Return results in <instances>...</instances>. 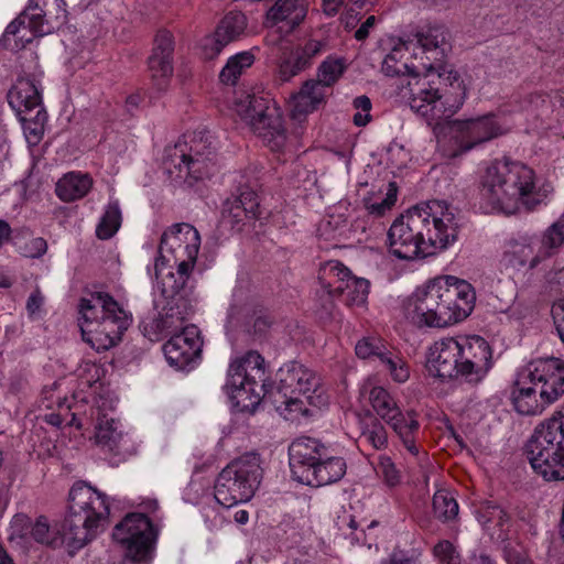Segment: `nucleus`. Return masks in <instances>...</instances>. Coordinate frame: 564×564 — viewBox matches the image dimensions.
<instances>
[{
	"mask_svg": "<svg viewBox=\"0 0 564 564\" xmlns=\"http://www.w3.org/2000/svg\"><path fill=\"white\" fill-rule=\"evenodd\" d=\"M326 89L321 82L306 80L301 89L291 98V113L293 118H300L315 111L325 102Z\"/></svg>",
	"mask_w": 564,
	"mask_h": 564,
	"instance_id": "7c9ffc66",
	"label": "nucleus"
},
{
	"mask_svg": "<svg viewBox=\"0 0 564 564\" xmlns=\"http://www.w3.org/2000/svg\"><path fill=\"white\" fill-rule=\"evenodd\" d=\"M460 378L480 382L492 367V349L480 336L459 338Z\"/></svg>",
	"mask_w": 564,
	"mask_h": 564,
	"instance_id": "a211bd4d",
	"label": "nucleus"
},
{
	"mask_svg": "<svg viewBox=\"0 0 564 564\" xmlns=\"http://www.w3.org/2000/svg\"><path fill=\"white\" fill-rule=\"evenodd\" d=\"M533 470L545 480H564V414L540 423L525 445Z\"/></svg>",
	"mask_w": 564,
	"mask_h": 564,
	"instance_id": "6e6552de",
	"label": "nucleus"
},
{
	"mask_svg": "<svg viewBox=\"0 0 564 564\" xmlns=\"http://www.w3.org/2000/svg\"><path fill=\"white\" fill-rule=\"evenodd\" d=\"M23 126L25 139L30 145H37L44 134V126L47 120V113L44 108H39L31 115H18Z\"/></svg>",
	"mask_w": 564,
	"mask_h": 564,
	"instance_id": "37998d69",
	"label": "nucleus"
},
{
	"mask_svg": "<svg viewBox=\"0 0 564 564\" xmlns=\"http://www.w3.org/2000/svg\"><path fill=\"white\" fill-rule=\"evenodd\" d=\"M11 228L4 220H0V247L10 239Z\"/></svg>",
	"mask_w": 564,
	"mask_h": 564,
	"instance_id": "774afa93",
	"label": "nucleus"
},
{
	"mask_svg": "<svg viewBox=\"0 0 564 564\" xmlns=\"http://www.w3.org/2000/svg\"><path fill=\"white\" fill-rule=\"evenodd\" d=\"M328 448L319 440L308 436L295 438L289 446V462L293 478L301 482Z\"/></svg>",
	"mask_w": 564,
	"mask_h": 564,
	"instance_id": "5701e85b",
	"label": "nucleus"
},
{
	"mask_svg": "<svg viewBox=\"0 0 564 564\" xmlns=\"http://www.w3.org/2000/svg\"><path fill=\"white\" fill-rule=\"evenodd\" d=\"M564 245V220L558 219L549 226L539 238L536 254L531 262V269L543 260L554 256Z\"/></svg>",
	"mask_w": 564,
	"mask_h": 564,
	"instance_id": "e433bc0d",
	"label": "nucleus"
},
{
	"mask_svg": "<svg viewBox=\"0 0 564 564\" xmlns=\"http://www.w3.org/2000/svg\"><path fill=\"white\" fill-rule=\"evenodd\" d=\"M369 402L373 411L386 422L400 411L394 399L382 387H372L370 389Z\"/></svg>",
	"mask_w": 564,
	"mask_h": 564,
	"instance_id": "a18cd8bd",
	"label": "nucleus"
},
{
	"mask_svg": "<svg viewBox=\"0 0 564 564\" xmlns=\"http://www.w3.org/2000/svg\"><path fill=\"white\" fill-rule=\"evenodd\" d=\"M481 199L506 215L533 212L546 198L535 171L522 161L502 156L491 161L479 180Z\"/></svg>",
	"mask_w": 564,
	"mask_h": 564,
	"instance_id": "7ed1b4c3",
	"label": "nucleus"
},
{
	"mask_svg": "<svg viewBox=\"0 0 564 564\" xmlns=\"http://www.w3.org/2000/svg\"><path fill=\"white\" fill-rule=\"evenodd\" d=\"M95 442L101 449L121 455L124 452L126 441L121 431H118L115 420L99 423L95 432Z\"/></svg>",
	"mask_w": 564,
	"mask_h": 564,
	"instance_id": "ea45409f",
	"label": "nucleus"
},
{
	"mask_svg": "<svg viewBox=\"0 0 564 564\" xmlns=\"http://www.w3.org/2000/svg\"><path fill=\"white\" fill-rule=\"evenodd\" d=\"M44 303V296L42 295L41 291L36 289L33 291L28 301H26V310L30 315H33L40 311Z\"/></svg>",
	"mask_w": 564,
	"mask_h": 564,
	"instance_id": "0e129e2a",
	"label": "nucleus"
},
{
	"mask_svg": "<svg viewBox=\"0 0 564 564\" xmlns=\"http://www.w3.org/2000/svg\"><path fill=\"white\" fill-rule=\"evenodd\" d=\"M280 387L291 393H299L311 401L308 393L315 392L319 386L316 373L300 362H291L280 370Z\"/></svg>",
	"mask_w": 564,
	"mask_h": 564,
	"instance_id": "bb28decb",
	"label": "nucleus"
},
{
	"mask_svg": "<svg viewBox=\"0 0 564 564\" xmlns=\"http://www.w3.org/2000/svg\"><path fill=\"white\" fill-rule=\"evenodd\" d=\"M459 339L453 337L435 341L429 351V371L441 379L460 378Z\"/></svg>",
	"mask_w": 564,
	"mask_h": 564,
	"instance_id": "4be33fe9",
	"label": "nucleus"
},
{
	"mask_svg": "<svg viewBox=\"0 0 564 564\" xmlns=\"http://www.w3.org/2000/svg\"><path fill=\"white\" fill-rule=\"evenodd\" d=\"M200 248V236L198 230L187 223L175 224L165 230L159 246V258L155 261V276L159 278L160 263L165 254L185 256L198 253Z\"/></svg>",
	"mask_w": 564,
	"mask_h": 564,
	"instance_id": "6ab92c4d",
	"label": "nucleus"
},
{
	"mask_svg": "<svg viewBox=\"0 0 564 564\" xmlns=\"http://www.w3.org/2000/svg\"><path fill=\"white\" fill-rule=\"evenodd\" d=\"M346 469V460L340 456L333 455L328 447L321 462L306 473L301 484L312 487L332 485L345 476Z\"/></svg>",
	"mask_w": 564,
	"mask_h": 564,
	"instance_id": "c85d7f7f",
	"label": "nucleus"
},
{
	"mask_svg": "<svg viewBox=\"0 0 564 564\" xmlns=\"http://www.w3.org/2000/svg\"><path fill=\"white\" fill-rule=\"evenodd\" d=\"M264 358L257 351L234 359L227 371V388L240 411L253 410L268 393Z\"/></svg>",
	"mask_w": 564,
	"mask_h": 564,
	"instance_id": "9b49d317",
	"label": "nucleus"
},
{
	"mask_svg": "<svg viewBox=\"0 0 564 564\" xmlns=\"http://www.w3.org/2000/svg\"><path fill=\"white\" fill-rule=\"evenodd\" d=\"M361 440L367 442L372 448L381 451L388 446V434L384 426L370 415L361 430Z\"/></svg>",
	"mask_w": 564,
	"mask_h": 564,
	"instance_id": "09e8293b",
	"label": "nucleus"
},
{
	"mask_svg": "<svg viewBox=\"0 0 564 564\" xmlns=\"http://www.w3.org/2000/svg\"><path fill=\"white\" fill-rule=\"evenodd\" d=\"M93 186L89 174L70 172L56 183V195L63 202H74L87 195Z\"/></svg>",
	"mask_w": 564,
	"mask_h": 564,
	"instance_id": "4c0bfd02",
	"label": "nucleus"
},
{
	"mask_svg": "<svg viewBox=\"0 0 564 564\" xmlns=\"http://www.w3.org/2000/svg\"><path fill=\"white\" fill-rule=\"evenodd\" d=\"M173 35L166 31H159L154 39L152 53L148 58V68L159 89H163L173 74Z\"/></svg>",
	"mask_w": 564,
	"mask_h": 564,
	"instance_id": "b1692460",
	"label": "nucleus"
},
{
	"mask_svg": "<svg viewBox=\"0 0 564 564\" xmlns=\"http://www.w3.org/2000/svg\"><path fill=\"white\" fill-rule=\"evenodd\" d=\"M253 63L254 55L249 51L231 56L219 74L220 82L227 85H235L241 74L251 67Z\"/></svg>",
	"mask_w": 564,
	"mask_h": 564,
	"instance_id": "79ce46f5",
	"label": "nucleus"
},
{
	"mask_svg": "<svg viewBox=\"0 0 564 564\" xmlns=\"http://www.w3.org/2000/svg\"><path fill=\"white\" fill-rule=\"evenodd\" d=\"M454 209L442 200L414 206L397 217L387 234L389 253L400 260L424 259L445 250L458 238Z\"/></svg>",
	"mask_w": 564,
	"mask_h": 564,
	"instance_id": "f257e3e1",
	"label": "nucleus"
},
{
	"mask_svg": "<svg viewBox=\"0 0 564 564\" xmlns=\"http://www.w3.org/2000/svg\"><path fill=\"white\" fill-rule=\"evenodd\" d=\"M247 219H250L249 215L232 199H228L225 203L221 217V223L225 226H229L232 230L240 231Z\"/></svg>",
	"mask_w": 564,
	"mask_h": 564,
	"instance_id": "603ef678",
	"label": "nucleus"
},
{
	"mask_svg": "<svg viewBox=\"0 0 564 564\" xmlns=\"http://www.w3.org/2000/svg\"><path fill=\"white\" fill-rule=\"evenodd\" d=\"M300 395L283 389H278L271 393L275 410L288 421L299 420L308 412L306 408L307 401L301 399Z\"/></svg>",
	"mask_w": 564,
	"mask_h": 564,
	"instance_id": "58836bf2",
	"label": "nucleus"
},
{
	"mask_svg": "<svg viewBox=\"0 0 564 564\" xmlns=\"http://www.w3.org/2000/svg\"><path fill=\"white\" fill-rule=\"evenodd\" d=\"M552 314L557 334L564 344V299L553 305Z\"/></svg>",
	"mask_w": 564,
	"mask_h": 564,
	"instance_id": "680f3d73",
	"label": "nucleus"
},
{
	"mask_svg": "<svg viewBox=\"0 0 564 564\" xmlns=\"http://www.w3.org/2000/svg\"><path fill=\"white\" fill-rule=\"evenodd\" d=\"M539 238L536 236H519L510 239L506 245L503 260L511 267L518 268L531 262L536 254Z\"/></svg>",
	"mask_w": 564,
	"mask_h": 564,
	"instance_id": "c9c22d12",
	"label": "nucleus"
},
{
	"mask_svg": "<svg viewBox=\"0 0 564 564\" xmlns=\"http://www.w3.org/2000/svg\"><path fill=\"white\" fill-rule=\"evenodd\" d=\"M377 471L382 478L384 485L389 488H395L402 482V474L391 457L380 455L378 458Z\"/></svg>",
	"mask_w": 564,
	"mask_h": 564,
	"instance_id": "864d4df0",
	"label": "nucleus"
},
{
	"mask_svg": "<svg viewBox=\"0 0 564 564\" xmlns=\"http://www.w3.org/2000/svg\"><path fill=\"white\" fill-rule=\"evenodd\" d=\"M449 33L443 25L423 26L404 39L406 51L421 50V68L449 67L444 63L451 51Z\"/></svg>",
	"mask_w": 564,
	"mask_h": 564,
	"instance_id": "dca6fc26",
	"label": "nucleus"
},
{
	"mask_svg": "<svg viewBox=\"0 0 564 564\" xmlns=\"http://www.w3.org/2000/svg\"><path fill=\"white\" fill-rule=\"evenodd\" d=\"M408 101L411 109L426 119L429 124H438L452 117L464 105L467 90L459 74L451 67L420 68L406 83Z\"/></svg>",
	"mask_w": 564,
	"mask_h": 564,
	"instance_id": "39448f33",
	"label": "nucleus"
},
{
	"mask_svg": "<svg viewBox=\"0 0 564 564\" xmlns=\"http://www.w3.org/2000/svg\"><path fill=\"white\" fill-rule=\"evenodd\" d=\"M547 281L552 289L564 292V267L554 268L547 276Z\"/></svg>",
	"mask_w": 564,
	"mask_h": 564,
	"instance_id": "e2e57ef3",
	"label": "nucleus"
},
{
	"mask_svg": "<svg viewBox=\"0 0 564 564\" xmlns=\"http://www.w3.org/2000/svg\"><path fill=\"white\" fill-rule=\"evenodd\" d=\"M247 19L243 13L231 11L227 13L216 28L208 41L212 43V54L218 55L230 42L236 41L246 30Z\"/></svg>",
	"mask_w": 564,
	"mask_h": 564,
	"instance_id": "2f4dec72",
	"label": "nucleus"
},
{
	"mask_svg": "<svg viewBox=\"0 0 564 564\" xmlns=\"http://www.w3.org/2000/svg\"><path fill=\"white\" fill-rule=\"evenodd\" d=\"M112 538L126 549L127 557L141 562L152 549L156 530L145 514L129 513L115 527Z\"/></svg>",
	"mask_w": 564,
	"mask_h": 564,
	"instance_id": "2eb2a0df",
	"label": "nucleus"
},
{
	"mask_svg": "<svg viewBox=\"0 0 564 564\" xmlns=\"http://www.w3.org/2000/svg\"><path fill=\"white\" fill-rule=\"evenodd\" d=\"M368 293L369 282L366 279L350 276L336 300L347 306H360L367 301Z\"/></svg>",
	"mask_w": 564,
	"mask_h": 564,
	"instance_id": "c03bdc74",
	"label": "nucleus"
},
{
	"mask_svg": "<svg viewBox=\"0 0 564 564\" xmlns=\"http://www.w3.org/2000/svg\"><path fill=\"white\" fill-rule=\"evenodd\" d=\"M110 508L107 496L91 486L75 484L68 495L65 518L54 528L41 516L31 528V536L39 543L52 547L65 546L74 554L98 533L108 522Z\"/></svg>",
	"mask_w": 564,
	"mask_h": 564,
	"instance_id": "f03ea898",
	"label": "nucleus"
},
{
	"mask_svg": "<svg viewBox=\"0 0 564 564\" xmlns=\"http://www.w3.org/2000/svg\"><path fill=\"white\" fill-rule=\"evenodd\" d=\"M236 115L273 152H282L288 142V131L280 108L265 97L242 94L234 102Z\"/></svg>",
	"mask_w": 564,
	"mask_h": 564,
	"instance_id": "1a4fd4ad",
	"label": "nucleus"
},
{
	"mask_svg": "<svg viewBox=\"0 0 564 564\" xmlns=\"http://www.w3.org/2000/svg\"><path fill=\"white\" fill-rule=\"evenodd\" d=\"M8 102L17 115H31L42 105V95L34 79L20 77L8 93Z\"/></svg>",
	"mask_w": 564,
	"mask_h": 564,
	"instance_id": "c756f323",
	"label": "nucleus"
},
{
	"mask_svg": "<svg viewBox=\"0 0 564 564\" xmlns=\"http://www.w3.org/2000/svg\"><path fill=\"white\" fill-rule=\"evenodd\" d=\"M475 301L476 293L469 282L445 275L417 288L408 299L405 311L417 325L442 328L469 316Z\"/></svg>",
	"mask_w": 564,
	"mask_h": 564,
	"instance_id": "20e7f679",
	"label": "nucleus"
},
{
	"mask_svg": "<svg viewBox=\"0 0 564 564\" xmlns=\"http://www.w3.org/2000/svg\"><path fill=\"white\" fill-rule=\"evenodd\" d=\"M156 314L144 319L141 325L142 334L150 341H160L165 336L183 329L189 312L191 304L186 294L163 295L154 301Z\"/></svg>",
	"mask_w": 564,
	"mask_h": 564,
	"instance_id": "ddd939ff",
	"label": "nucleus"
},
{
	"mask_svg": "<svg viewBox=\"0 0 564 564\" xmlns=\"http://www.w3.org/2000/svg\"><path fill=\"white\" fill-rule=\"evenodd\" d=\"M405 52L404 40H402L401 43L395 45L384 57L381 69L387 76L414 75L421 68V65H409L406 61H403ZM408 53H410V51H408Z\"/></svg>",
	"mask_w": 564,
	"mask_h": 564,
	"instance_id": "a19ab883",
	"label": "nucleus"
},
{
	"mask_svg": "<svg viewBox=\"0 0 564 564\" xmlns=\"http://www.w3.org/2000/svg\"><path fill=\"white\" fill-rule=\"evenodd\" d=\"M67 19L64 0H29L28 7L6 29L3 37H14L15 46H24L33 36L51 34Z\"/></svg>",
	"mask_w": 564,
	"mask_h": 564,
	"instance_id": "f8f14e48",
	"label": "nucleus"
},
{
	"mask_svg": "<svg viewBox=\"0 0 564 564\" xmlns=\"http://www.w3.org/2000/svg\"><path fill=\"white\" fill-rule=\"evenodd\" d=\"M434 555L440 564H460L458 552L447 540L441 541L434 546Z\"/></svg>",
	"mask_w": 564,
	"mask_h": 564,
	"instance_id": "bf43d9fd",
	"label": "nucleus"
},
{
	"mask_svg": "<svg viewBox=\"0 0 564 564\" xmlns=\"http://www.w3.org/2000/svg\"><path fill=\"white\" fill-rule=\"evenodd\" d=\"M202 348L203 339L198 327L187 325L164 344L163 351L171 366L183 369L199 358Z\"/></svg>",
	"mask_w": 564,
	"mask_h": 564,
	"instance_id": "aec40b11",
	"label": "nucleus"
},
{
	"mask_svg": "<svg viewBox=\"0 0 564 564\" xmlns=\"http://www.w3.org/2000/svg\"><path fill=\"white\" fill-rule=\"evenodd\" d=\"M121 223V213L118 203H109L97 225L96 235L99 239L111 238L119 229Z\"/></svg>",
	"mask_w": 564,
	"mask_h": 564,
	"instance_id": "de8ad7c7",
	"label": "nucleus"
},
{
	"mask_svg": "<svg viewBox=\"0 0 564 564\" xmlns=\"http://www.w3.org/2000/svg\"><path fill=\"white\" fill-rule=\"evenodd\" d=\"M420 556L421 552L416 549H402L397 545L384 561L388 564H417Z\"/></svg>",
	"mask_w": 564,
	"mask_h": 564,
	"instance_id": "4d7b16f0",
	"label": "nucleus"
},
{
	"mask_svg": "<svg viewBox=\"0 0 564 564\" xmlns=\"http://www.w3.org/2000/svg\"><path fill=\"white\" fill-rule=\"evenodd\" d=\"M232 200L238 204L249 215L250 220H256L260 216V204L258 196L253 191H243Z\"/></svg>",
	"mask_w": 564,
	"mask_h": 564,
	"instance_id": "6e6d98bb",
	"label": "nucleus"
},
{
	"mask_svg": "<svg viewBox=\"0 0 564 564\" xmlns=\"http://www.w3.org/2000/svg\"><path fill=\"white\" fill-rule=\"evenodd\" d=\"M345 63L343 58L328 56L318 67V79L324 88L333 86L344 74Z\"/></svg>",
	"mask_w": 564,
	"mask_h": 564,
	"instance_id": "8fccbe9b",
	"label": "nucleus"
},
{
	"mask_svg": "<svg viewBox=\"0 0 564 564\" xmlns=\"http://www.w3.org/2000/svg\"><path fill=\"white\" fill-rule=\"evenodd\" d=\"M355 349L359 358L379 360L394 381L402 383L409 379L410 369L406 361L399 354L390 350L380 338H362L357 343Z\"/></svg>",
	"mask_w": 564,
	"mask_h": 564,
	"instance_id": "412c9836",
	"label": "nucleus"
},
{
	"mask_svg": "<svg viewBox=\"0 0 564 564\" xmlns=\"http://www.w3.org/2000/svg\"><path fill=\"white\" fill-rule=\"evenodd\" d=\"M350 276L349 269L341 262L336 260L326 262L318 272V282L323 294H326L330 302L336 300Z\"/></svg>",
	"mask_w": 564,
	"mask_h": 564,
	"instance_id": "f704fd0d",
	"label": "nucleus"
},
{
	"mask_svg": "<svg viewBox=\"0 0 564 564\" xmlns=\"http://www.w3.org/2000/svg\"><path fill=\"white\" fill-rule=\"evenodd\" d=\"M47 251V242L42 237H35L25 242L23 253L29 258H40Z\"/></svg>",
	"mask_w": 564,
	"mask_h": 564,
	"instance_id": "052dcab7",
	"label": "nucleus"
},
{
	"mask_svg": "<svg viewBox=\"0 0 564 564\" xmlns=\"http://www.w3.org/2000/svg\"><path fill=\"white\" fill-rule=\"evenodd\" d=\"M78 308L83 339L97 351L116 346L131 322L129 314L108 293H91L90 297L80 300Z\"/></svg>",
	"mask_w": 564,
	"mask_h": 564,
	"instance_id": "423d86ee",
	"label": "nucleus"
},
{
	"mask_svg": "<svg viewBox=\"0 0 564 564\" xmlns=\"http://www.w3.org/2000/svg\"><path fill=\"white\" fill-rule=\"evenodd\" d=\"M354 108L357 110V112L354 115L352 121L357 127H365L371 121V101L370 99L362 95L358 96L354 99Z\"/></svg>",
	"mask_w": 564,
	"mask_h": 564,
	"instance_id": "13d9d810",
	"label": "nucleus"
},
{
	"mask_svg": "<svg viewBox=\"0 0 564 564\" xmlns=\"http://www.w3.org/2000/svg\"><path fill=\"white\" fill-rule=\"evenodd\" d=\"M540 388V398L552 404L564 394V361L560 358H540L522 368Z\"/></svg>",
	"mask_w": 564,
	"mask_h": 564,
	"instance_id": "f3484780",
	"label": "nucleus"
},
{
	"mask_svg": "<svg viewBox=\"0 0 564 564\" xmlns=\"http://www.w3.org/2000/svg\"><path fill=\"white\" fill-rule=\"evenodd\" d=\"M478 520L487 528L495 524L502 529L508 523L509 516L501 507L492 502H486L478 510Z\"/></svg>",
	"mask_w": 564,
	"mask_h": 564,
	"instance_id": "3c124183",
	"label": "nucleus"
},
{
	"mask_svg": "<svg viewBox=\"0 0 564 564\" xmlns=\"http://www.w3.org/2000/svg\"><path fill=\"white\" fill-rule=\"evenodd\" d=\"M345 3V0H323V9L327 15H335Z\"/></svg>",
	"mask_w": 564,
	"mask_h": 564,
	"instance_id": "338daca9",
	"label": "nucleus"
},
{
	"mask_svg": "<svg viewBox=\"0 0 564 564\" xmlns=\"http://www.w3.org/2000/svg\"><path fill=\"white\" fill-rule=\"evenodd\" d=\"M432 505L434 516L443 522L454 520L458 516V503L448 490H437L433 496Z\"/></svg>",
	"mask_w": 564,
	"mask_h": 564,
	"instance_id": "49530a36",
	"label": "nucleus"
},
{
	"mask_svg": "<svg viewBox=\"0 0 564 564\" xmlns=\"http://www.w3.org/2000/svg\"><path fill=\"white\" fill-rule=\"evenodd\" d=\"M198 253L194 256H172L175 264L177 265L176 273L169 272L160 279L159 289L163 295L171 296V294H186V282L196 263Z\"/></svg>",
	"mask_w": 564,
	"mask_h": 564,
	"instance_id": "473e14b6",
	"label": "nucleus"
},
{
	"mask_svg": "<svg viewBox=\"0 0 564 564\" xmlns=\"http://www.w3.org/2000/svg\"><path fill=\"white\" fill-rule=\"evenodd\" d=\"M326 48V43L318 40H308L303 45L295 46L279 63L278 77L281 82H289L301 72L308 68L313 61Z\"/></svg>",
	"mask_w": 564,
	"mask_h": 564,
	"instance_id": "393cba45",
	"label": "nucleus"
},
{
	"mask_svg": "<svg viewBox=\"0 0 564 564\" xmlns=\"http://www.w3.org/2000/svg\"><path fill=\"white\" fill-rule=\"evenodd\" d=\"M536 386L521 369L511 390V402L514 410L521 415H536L543 412L546 405L538 394Z\"/></svg>",
	"mask_w": 564,
	"mask_h": 564,
	"instance_id": "a878e982",
	"label": "nucleus"
},
{
	"mask_svg": "<svg viewBox=\"0 0 564 564\" xmlns=\"http://www.w3.org/2000/svg\"><path fill=\"white\" fill-rule=\"evenodd\" d=\"M260 455L246 453L231 460L218 475L215 499L225 508L249 501L262 480Z\"/></svg>",
	"mask_w": 564,
	"mask_h": 564,
	"instance_id": "9d476101",
	"label": "nucleus"
},
{
	"mask_svg": "<svg viewBox=\"0 0 564 564\" xmlns=\"http://www.w3.org/2000/svg\"><path fill=\"white\" fill-rule=\"evenodd\" d=\"M377 19L375 15H370L366 19L365 22L356 30L355 37L358 41H364L369 36L370 30L375 26Z\"/></svg>",
	"mask_w": 564,
	"mask_h": 564,
	"instance_id": "69168bd1",
	"label": "nucleus"
},
{
	"mask_svg": "<svg viewBox=\"0 0 564 564\" xmlns=\"http://www.w3.org/2000/svg\"><path fill=\"white\" fill-rule=\"evenodd\" d=\"M387 423L392 427L394 433L402 442L404 448L413 456H417L420 447L416 444V438L420 431V423L416 419L414 411H409L393 415Z\"/></svg>",
	"mask_w": 564,
	"mask_h": 564,
	"instance_id": "72a5a7b5",
	"label": "nucleus"
},
{
	"mask_svg": "<svg viewBox=\"0 0 564 564\" xmlns=\"http://www.w3.org/2000/svg\"><path fill=\"white\" fill-rule=\"evenodd\" d=\"M307 9L303 0H278L267 13V26L291 33L304 20Z\"/></svg>",
	"mask_w": 564,
	"mask_h": 564,
	"instance_id": "cd10ccee",
	"label": "nucleus"
},
{
	"mask_svg": "<svg viewBox=\"0 0 564 564\" xmlns=\"http://www.w3.org/2000/svg\"><path fill=\"white\" fill-rule=\"evenodd\" d=\"M163 169L175 182L209 178L217 171L213 142L202 132L184 134L164 151Z\"/></svg>",
	"mask_w": 564,
	"mask_h": 564,
	"instance_id": "0eeeda50",
	"label": "nucleus"
},
{
	"mask_svg": "<svg viewBox=\"0 0 564 564\" xmlns=\"http://www.w3.org/2000/svg\"><path fill=\"white\" fill-rule=\"evenodd\" d=\"M508 131L509 129L491 113L466 120H454L449 124V133L455 149L448 155L451 158L462 155Z\"/></svg>",
	"mask_w": 564,
	"mask_h": 564,
	"instance_id": "4468645a",
	"label": "nucleus"
},
{
	"mask_svg": "<svg viewBox=\"0 0 564 564\" xmlns=\"http://www.w3.org/2000/svg\"><path fill=\"white\" fill-rule=\"evenodd\" d=\"M398 189L395 183H390L386 197L380 202H366V208L369 214L381 217L390 210L397 202Z\"/></svg>",
	"mask_w": 564,
	"mask_h": 564,
	"instance_id": "5fc2aeb1",
	"label": "nucleus"
}]
</instances>
